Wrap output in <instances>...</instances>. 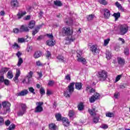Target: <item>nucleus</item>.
Segmentation results:
<instances>
[{
	"label": "nucleus",
	"instance_id": "f257e3e1",
	"mask_svg": "<svg viewBox=\"0 0 130 130\" xmlns=\"http://www.w3.org/2000/svg\"><path fill=\"white\" fill-rule=\"evenodd\" d=\"M74 86L75 82H72L68 85L67 90L63 92V96L66 97V98H71L72 94H73L74 91H75Z\"/></svg>",
	"mask_w": 130,
	"mask_h": 130
},
{
	"label": "nucleus",
	"instance_id": "f03ea898",
	"mask_svg": "<svg viewBox=\"0 0 130 130\" xmlns=\"http://www.w3.org/2000/svg\"><path fill=\"white\" fill-rule=\"evenodd\" d=\"M74 86L75 82H72L68 85L67 90L63 92V96L66 97V98H71L72 94H73L74 91H75Z\"/></svg>",
	"mask_w": 130,
	"mask_h": 130
},
{
	"label": "nucleus",
	"instance_id": "7ed1b4c3",
	"mask_svg": "<svg viewBox=\"0 0 130 130\" xmlns=\"http://www.w3.org/2000/svg\"><path fill=\"white\" fill-rule=\"evenodd\" d=\"M61 33L63 37L66 36H72L74 34V29H71L70 27L65 26L62 28Z\"/></svg>",
	"mask_w": 130,
	"mask_h": 130
},
{
	"label": "nucleus",
	"instance_id": "20e7f679",
	"mask_svg": "<svg viewBox=\"0 0 130 130\" xmlns=\"http://www.w3.org/2000/svg\"><path fill=\"white\" fill-rule=\"evenodd\" d=\"M98 78L101 82H104V81H106V79H107V77L108 75L107 74V72L105 70H102L98 72Z\"/></svg>",
	"mask_w": 130,
	"mask_h": 130
},
{
	"label": "nucleus",
	"instance_id": "39448f33",
	"mask_svg": "<svg viewBox=\"0 0 130 130\" xmlns=\"http://www.w3.org/2000/svg\"><path fill=\"white\" fill-rule=\"evenodd\" d=\"M2 105L6 112H10L11 111V103L9 102L4 101L2 103Z\"/></svg>",
	"mask_w": 130,
	"mask_h": 130
},
{
	"label": "nucleus",
	"instance_id": "423d86ee",
	"mask_svg": "<svg viewBox=\"0 0 130 130\" xmlns=\"http://www.w3.org/2000/svg\"><path fill=\"white\" fill-rule=\"evenodd\" d=\"M128 31V26L126 24H123L120 26V33L121 35L126 34Z\"/></svg>",
	"mask_w": 130,
	"mask_h": 130
},
{
	"label": "nucleus",
	"instance_id": "0eeeda50",
	"mask_svg": "<svg viewBox=\"0 0 130 130\" xmlns=\"http://www.w3.org/2000/svg\"><path fill=\"white\" fill-rule=\"evenodd\" d=\"M104 12V17L105 19H108L111 14L110 13V10H108L107 8H105L103 9Z\"/></svg>",
	"mask_w": 130,
	"mask_h": 130
},
{
	"label": "nucleus",
	"instance_id": "6e6552de",
	"mask_svg": "<svg viewBox=\"0 0 130 130\" xmlns=\"http://www.w3.org/2000/svg\"><path fill=\"white\" fill-rule=\"evenodd\" d=\"M88 112H89V114H90L91 116H93V115L94 116L97 115V114L96 113V112H98V111L96 110V107H92V109H88Z\"/></svg>",
	"mask_w": 130,
	"mask_h": 130
},
{
	"label": "nucleus",
	"instance_id": "1a4fd4ad",
	"mask_svg": "<svg viewBox=\"0 0 130 130\" xmlns=\"http://www.w3.org/2000/svg\"><path fill=\"white\" fill-rule=\"evenodd\" d=\"M62 124L64 126H70V121L69 119L67 117H63L62 119Z\"/></svg>",
	"mask_w": 130,
	"mask_h": 130
},
{
	"label": "nucleus",
	"instance_id": "9d476101",
	"mask_svg": "<svg viewBox=\"0 0 130 130\" xmlns=\"http://www.w3.org/2000/svg\"><path fill=\"white\" fill-rule=\"evenodd\" d=\"M20 76H21V71H20V70H17L16 71L15 76L14 78V81L16 84L18 83V79H19V77H20Z\"/></svg>",
	"mask_w": 130,
	"mask_h": 130
},
{
	"label": "nucleus",
	"instance_id": "9b49d317",
	"mask_svg": "<svg viewBox=\"0 0 130 130\" xmlns=\"http://www.w3.org/2000/svg\"><path fill=\"white\" fill-rule=\"evenodd\" d=\"M20 32L22 33L23 32H29V30L28 26L25 25H22L20 27Z\"/></svg>",
	"mask_w": 130,
	"mask_h": 130
},
{
	"label": "nucleus",
	"instance_id": "f8f14e48",
	"mask_svg": "<svg viewBox=\"0 0 130 130\" xmlns=\"http://www.w3.org/2000/svg\"><path fill=\"white\" fill-rule=\"evenodd\" d=\"M29 93V91H28V90L24 89L23 90H22L21 91L18 92L16 93V96H25V95H27Z\"/></svg>",
	"mask_w": 130,
	"mask_h": 130
},
{
	"label": "nucleus",
	"instance_id": "ddd939ff",
	"mask_svg": "<svg viewBox=\"0 0 130 130\" xmlns=\"http://www.w3.org/2000/svg\"><path fill=\"white\" fill-rule=\"evenodd\" d=\"M11 5L12 8H18L19 7V2H18V0H11Z\"/></svg>",
	"mask_w": 130,
	"mask_h": 130
},
{
	"label": "nucleus",
	"instance_id": "4468645a",
	"mask_svg": "<svg viewBox=\"0 0 130 130\" xmlns=\"http://www.w3.org/2000/svg\"><path fill=\"white\" fill-rule=\"evenodd\" d=\"M75 84V89L76 90H82V88L83 87V84L81 82H76Z\"/></svg>",
	"mask_w": 130,
	"mask_h": 130
},
{
	"label": "nucleus",
	"instance_id": "2eb2a0df",
	"mask_svg": "<svg viewBox=\"0 0 130 130\" xmlns=\"http://www.w3.org/2000/svg\"><path fill=\"white\" fill-rule=\"evenodd\" d=\"M41 55H42V52L38 51L35 52L34 57V58H39V57H40Z\"/></svg>",
	"mask_w": 130,
	"mask_h": 130
},
{
	"label": "nucleus",
	"instance_id": "dca6fc26",
	"mask_svg": "<svg viewBox=\"0 0 130 130\" xmlns=\"http://www.w3.org/2000/svg\"><path fill=\"white\" fill-rule=\"evenodd\" d=\"M53 39L47 40V45H48V46H54V45H55V41H53Z\"/></svg>",
	"mask_w": 130,
	"mask_h": 130
},
{
	"label": "nucleus",
	"instance_id": "f3484780",
	"mask_svg": "<svg viewBox=\"0 0 130 130\" xmlns=\"http://www.w3.org/2000/svg\"><path fill=\"white\" fill-rule=\"evenodd\" d=\"M117 60L119 64H120V66H124V63H125L124 59L121 57H118L117 58Z\"/></svg>",
	"mask_w": 130,
	"mask_h": 130
},
{
	"label": "nucleus",
	"instance_id": "a211bd4d",
	"mask_svg": "<svg viewBox=\"0 0 130 130\" xmlns=\"http://www.w3.org/2000/svg\"><path fill=\"white\" fill-rule=\"evenodd\" d=\"M77 61H78L79 62H82V63L83 64H87V60H86V58H84V57H81V58H77Z\"/></svg>",
	"mask_w": 130,
	"mask_h": 130
},
{
	"label": "nucleus",
	"instance_id": "6ab92c4d",
	"mask_svg": "<svg viewBox=\"0 0 130 130\" xmlns=\"http://www.w3.org/2000/svg\"><path fill=\"white\" fill-rule=\"evenodd\" d=\"M26 14H27V12L26 11H24L21 13L18 12V13L17 14L18 19H22V17H24V16H25Z\"/></svg>",
	"mask_w": 130,
	"mask_h": 130
},
{
	"label": "nucleus",
	"instance_id": "aec40b11",
	"mask_svg": "<svg viewBox=\"0 0 130 130\" xmlns=\"http://www.w3.org/2000/svg\"><path fill=\"white\" fill-rule=\"evenodd\" d=\"M57 59H58V60H59V61H60V62H66V60H64V57H63V56L61 55H58L57 57H56Z\"/></svg>",
	"mask_w": 130,
	"mask_h": 130
},
{
	"label": "nucleus",
	"instance_id": "412c9836",
	"mask_svg": "<svg viewBox=\"0 0 130 130\" xmlns=\"http://www.w3.org/2000/svg\"><path fill=\"white\" fill-rule=\"evenodd\" d=\"M55 118L57 121H61L62 120V117L61 116V114L60 113L56 114L55 115Z\"/></svg>",
	"mask_w": 130,
	"mask_h": 130
},
{
	"label": "nucleus",
	"instance_id": "4be33fe9",
	"mask_svg": "<svg viewBox=\"0 0 130 130\" xmlns=\"http://www.w3.org/2000/svg\"><path fill=\"white\" fill-rule=\"evenodd\" d=\"M84 104L82 102L80 103L77 106L78 109L80 111H82V110H84Z\"/></svg>",
	"mask_w": 130,
	"mask_h": 130
},
{
	"label": "nucleus",
	"instance_id": "5701e85b",
	"mask_svg": "<svg viewBox=\"0 0 130 130\" xmlns=\"http://www.w3.org/2000/svg\"><path fill=\"white\" fill-rule=\"evenodd\" d=\"M90 51L93 53H97V46L93 45L90 48Z\"/></svg>",
	"mask_w": 130,
	"mask_h": 130
},
{
	"label": "nucleus",
	"instance_id": "b1692460",
	"mask_svg": "<svg viewBox=\"0 0 130 130\" xmlns=\"http://www.w3.org/2000/svg\"><path fill=\"white\" fill-rule=\"evenodd\" d=\"M42 111H43V107H38V106H37V107L36 108L35 111V112L36 113H39L40 112H42Z\"/></svg>",
	"mask_w": 130,
	"mask_h": 130
},
{
	"label": "nucleus",
	"instance_id": "393cba45",
	"mask_svg": "<svg viewBox=\"0 0 130 130\" xmlns=\"http://www.w3.org/2000/svg\"><path fill=\"white\" fill-rule=\"evenodd\" d=\"M49 128L51 130H56V125L55 124L52 123L49 124Z\"/></svg>",
	"mask_w": 130,
	"mask_h": 130
},
{
	"label": "nucleus",
	"instance_id": "a878e982",
	"mask_svg": "<svg viewBox=\"0 0 130 130\" xmlns=\"http://www.w3.org/2000/svg\"><path fill=\"white\" fill-rule=\"evenodd\" d=\"M34 27H35V21H30L28 24V27H29L30 29H33Z\"/></svg>",
	"mask_w": 130,
	"mask_h": 130
},
{
	"label": "nucleus",
	"instance_id": "bb28decb",
	"mask_svg": "<svg viewBox=\"0 0 130 130\" xmlns=\"http://www.w3.org/2000/svg\"><path fill=\"white\" fill-rule=\"evenodd\" d=\"M113 16L114 17L115 21H116V20H118V18H120V13H114Z\"/></svg>",
	"mask_w": 130,
	"mask_h": 130
},
{
	"label": "nucleus",
	"instance_id": "cd10ccee",
	"mask_svg": "<svg viewBox=\"0 0 130 130\" xmlns=\"http://www.w3.org/2000/svg\"><path fill=\"white\" fill-rule=\"evenodd\" d=\"M25 113H26V111H24L23 110H20L18 112L17 114L18 116H23Z\"/></svg>",
	"mask_w": 130,
	"mask_h": 130
},
{
	"label": "nucleus",
	"instance_id": "c85d7f7f",
	"mask_svg": "<svg viewBox=\"0 0 130 130\" xmlns=\"http://www.w3.org/2000/svg\"><path fill=\"white\" fill-rule=\"evenodd\" d=\"M54 5H55V6H57V7H62V3H61V2L60 1H54Z\"/></svg>",
	"mask_w": 130,
	"mask_h": 130
},
{
	"label": "nucleus",
	"instance_id": "c756f323",
	"mask_svg": "<svg viewBox=\"0 0 130 130\" xmlns=\"http://www.w3.org/2000/svg\"><path fill=\"white\" fill-rule=\"evenodd\" d=\"M124 53L126 56L129 55V49H128V48L126 47L124 49Z\"/></svg>",
	"mask_w": 130,
	"mask_h": 130
},
{
	"label": "nucleus",
	"instance_id": "7c9ffc66",
	"mask_svg": "<svg viewBox=\"0 0 130 130\" xmlns=\"http://www.w3.org/2000/svg\"><path fill=\"white\" fill-rule=\"evenodd\" d=\"M65 22L66 24L68 25V26H72V25H73V23H74V21H73L72 19H69V21H68V20L66 19Z\"/></svg>",
	"mask_w": 130,
	"mask_h": 130
},
{
	"label": "nucleus",
	"instance_id": "2f4dec72",
	"mask_svg": "<svg viewBox=\"0 0 130 130\" xmlns=\"http://www.w3.org/2000/svg\"><path fill=\"white\" fill-rule=\"evenodd\" d=\"M98 3L101 4V5H103L104 6H106L108 3L106 0H99Z\"/></svg>",
	"mask_w": 130,
	"mask_h": 130
},
{
	"label": "nucleus",
	"instance_id": "473e14b6",
	"mask_svg": "<svg viewBox=\"0 0 130 130\" xmlns=\"http://www.w3.org/2000/svg\"><path fill=\"white\" fill-rule=\"evenodd\" d=\"M13 72L12 71H9L7 73V78L8 79H13Z\"/></svg>",
	"mask_w": 130,
	"mask_h": 130
},
{
	"label": "nucleus",
	"instance_id": "72a5a7b5",
	"mask_svg": "<svg viewBox=\"0 0 130 130\" xmlns=\"http://www.w3.org/2000/svg\"><path fill=\"white\" fill-rule=\"evenodd\" d=\"M28 91L30 93H32V94H33L34 95H35V94H36V93H35V89H34V88H33V87H28Z\"/></svg>",
	"mask_w": 130,
	"mask_h": 130
},
{
	"label": "nucleus",
	"instance_id": "f704fd0d",
	"mask_svg": "<svg viewBox=\"0 0 130 130\" xmlns=\"http://www.w3.org/2000/svg\"><path fill=\"white\" fill-rule=\"evenodd\" d=\"M106 116H107V117H114V114L113 113H111V112H108L107 113H106Z\"/></svg>",
	"mask_w": 130,
	"mask_h": 130
},
{
	"label": "nucleus",
	"instance_id": "c9c22d12",
	"mask_svg": "<svg viewBox=\"0 0 130 130\" xmlns=\"http://www.w3.org/2000/svg\"><path fill=\"white\" fill-rule=\"evenodd\" d=\"M33 50V47L32 46H28L26 49L27 52H32Z\"/></svg>",
	"mask_w": 130,
	"mask_h": 130
},
{
	"label": "nucleus",
	"instance_id": "e433bc0d",
	"mask_svg": "<svg viewBox=\"0 0 130 130\" xmlns=\"http://www.w3.org/2000/svg\"><path fill=\"white\" fill-rule=\"evenodd\" d=\"M46 58L49 59V57H51V53L49 51H47L46 53L45 54Z\"/></svg>",
	"mask_w": 130,
	"mask_h": 130
},
{
	"label": "nucleus",
	"instance_id": "4c0bfd02",
	"mask_svg": "<svg viewBox=\"0 0 130 130\" xmlns=\"http://www.w3.org/2000/svg\"><path fill=\"white\" fill-rule=\"evenodd\" d=\"M23 62H24L23 59L22 58H19L18 61L17 62V66L21 67V64H22Z\"/></svg>",
	"mask_w": 130,
	"mask_h": 130
},
{
	"label": "nucleus",
	"instance_id": "58836bf2",
	"mask_svg": "<svg viewBox=\"0 0 130 130\" xmlns=\"http://www.w3.org/2000/svg\"><path fill=\"white\" fill-rule=\"evenodd\" d=\"M100 117H94L93 118V122L94 123H98L99 122Z\"/></svg>",
	"mask_w": 130,
	"mask_h": 130
},
{
	"label": "nucleus",
	"instance_id": "ea45409f",
	"mask_svg": "<svg viewBox=\"0 0 130 130\" xmlns=\"http://www.w3.org/2000/svg\"><path fill=\"white\" fill-rule=\"evenodd\" d=\"M13 32L15 33V34H18V33H21L20 31V29L18 28H15L13 29Z\"/></svg>",
	"mask_w": 130,
	"mask_h": 130
},
{
	"label": "nucleus",
	"instance_id": "a19ab883",
	"mask_svg": "<svg viewBox=\"0 0 130 130\" xmlns=\"http://www.w3.org/2000/svg\"><path fill=\"white\" fill-rule=\"evenodd\" d=\"M4 124H5V119H4V117L0 116V126L4 125Z\"/></svg>",
	"mask_w": 130,
	"mask_h": 130
},
{
	"label": "nucleus",
	"instance_id": "79ce46f5",
	"mask_svg": "<svg viewBox=\"0 0 130 130\" xmlns=\"http://www.w3.org/2000/svg\"><path fill=\"white\" fill-rule=\"evenodd\" d=\"M93 19H94V15H93V14H90L87 16V19L88 21H92Z\"/></svg>",
	"mask_w": 130,
	"mask_h": 130
},
{
	"label": "nucleus",
	"instance_id": "37998d69",
	"mask_svg": "<svg viewBox=\"0 0 130 130\" xmlns=\"http://www.w3.org/2000/svg\"><path fill=\"white\" fill-rule=\"evenodd\" d=\"M20 106L21 107V110H23L26 111L27 109V106H26V104H21Z\"/></svg>",
	"mask_w": 130,
	"mask_h": 130
},
{
	"label": "nucleus",
	"instance_id": "c03bdc74",
	"mask_svg": "<svg viewBox=\"0 0 130 130\" xmlns=\"http://www.w3.org/2000/svg\"><path fill=\"white\" fill-rule=\"evenodd\" d=\"M16 128V125L14 124H11L8 127V129L9 130H14Z\"/></svg>",
	"mask_w": 130,
	"mask_h": 130
},
{
	"label": "nucleus",
	"instance_id": "a18cd8bd",
	"mask_svg": "<svg viewBox=\"0 0 130 130\" xmlns=\"http://www.w3.org/2000/svg\"><path fill=\"white\" fill-rule=\"evenodd\" d=\"M12 48L13 49H18V48H21V47L17 44V43H14V45H12Z\"/></svg>",
	"mask_w": 130,
	"mask_h": 130
},
{
	"label": "nucleus",
	"instance_id": "49530a36",
	"mask_svg": "<svg viewBox=\"0 0 130 130\" xmlns=\"http://www.w3.org/2000/svg\"><path fill=\"white\" fill-rule=\"evenodd\" d=\"M96 100H97L96 99L95 96H94L93 95L91 96L89 99V101H90V103H94V102L96 101Z\"/></svg>",
	"mask_w": 130,
	"mask_h": 130
},
{
	"label": "nucleus",
	"instance_id": "de8ad7c7",
	"mask_svg": "<svg viewBox=\"0 0 130 130\" xmlns=\"http://www.w3.org/2000/svg\"><path fill=\"white\" fill-rule=\"evenodd\" d=\"M9 70H10V68L4 67L1 69V71L2 73H4L5 74L7 73V72H8Z\"/></svg>",
	"mask_w": 130,
	"mask_h": 130
},
{
	"label": "nucleus",
	"instance_id": "09e8293b",
	"mask_svg": "<svg viewBox=\"0 0 130 130\" xmlns=\"http://www.w3.org/2000/svg\"><path fill=\"white\" fill-rule=\"evenodd\" d=\"M40 93L41 95V96H43L44 94H45V90L43 87H41L40 90Z\"/></svg>",
	"mask_w": 130,
	"mask_h": 130
},
{
	"label": "nucleus",
	"instance_id": "8fccbe9b",
	"mask_svg": "<svg viewBox=\"0 0 130 130\" xmlns=\"http://www.w3.org/2000/svg\"><path fill=\"white\" fill-rule=\"evenodd\" d=\"M39 32V29L37 28H35V29H34L32 31V36H35V35L37 34Z\"/></svg>",
	"mask_w": 130,
	"mask_h": 130
},
{
	"label": "nucleus",
	"instance_id": "3c124183",
	"mask_svg": "<svg viewBox=\"0 0 130 130\" xmlns=\"http://www.w3.org/2000/svg\"><path fill=\"white\" fill-rule=\"evenodd\" d=\"M55 82L53 80H50L48 83V86H50V87H52L53 85H54Z\"/></svg>",
	"mask_w": 130,
	"mask_h": 130
},
{
	"label": "nucleus",
	"instance_id": "603ef678",
	"mask_svg": "<svg viewBox=\"0 0 130 130\" xmlns=\"http://www.w3.org/2000/svg\"><path fill=\"white\" fill-rule=\"evenodd\" d=\"M18 43H23V42H25V39L24 38H19L18 39Z\"/></svg>",
	"mask_w": 130,
	"mask_h": 130
},
{
	"label": "nucleus",
	"instance_id": "864d4df0",
	"mask_svg": "<svg viewBox=\"0 0 130 130\" xmlns=\"http://www.w3.org/2000/svg\"><path fill=\"white\" fill-rule=\"evenodd\" d=\"M106 58L108 59H111V54L109 52H107L106 53Z\"/></svg>",
	"mask_w": 130,
	"mask_h": 130
},
{
	"label": "nucleus",
	"instance_id": "5fc2aeb1",
	"mask_svg": "<svg viewBox=\"0 0 130 130\" xmlns=\"http://www.w3.org/2000/svg\"><path fill=\"white\" fill-rule=\"evenodd\" d=\"M3 83H4V84L6 86H9V85H10V83H11V82L10 81V80H9V79H5Z\"/></svg>",
	"mask_w": 130,
	"mask_h": 130
},
{
	"label": "nucleus",
	"instance_id": "6e6d98bb",
	"mask_svg": "<svg viewBox=\"0 0 130 130\" xmlns=\"http://www.w3.org/2000/svg\"><path fill=\"white\" fill-rule=\"evenodd\" d=\"M109 41H110V39H108L104 40L105 46H107V45H108V43H109Z\"/></svg>",
	"mask_w": 130,
	"mask_h": 130
},
{
	"label": "nucleus",
	"instance_id": "4d7b16f0",
	"mask_svg": "<svg viewBox=\"0 0 130 130\" xmlns=\"http://www.w3.org/2000/svg\"><path fill=\"white\" fill-rule=\"evenodd\" d=\"M4 123H5L6 126H9V125L11 124V121H10V120H7L4 122Z\"/></svg>",
	"mask_w": 130,
	"mask_h": 130
},
{
	"label": "nucleus",
	"instance_id": "13d9d810",
	"mask_svg": "<svg viewBox=\"0 0 130 130\" xmlns=\"http://www.w3.org/2000/svg\"><path fill=\"white\" fill-rule=\"evenodd\" d=\"M5 76H0V84H1V83H4V82L5 81Z\"/></svg>",
	"mask_w": 130,
	"mask_h": 130
},
{
	"label": "nucleus",
	"instance_id": "bf43d9fd",
	"mask_svg": "<svg viewBox=\"0 0 130 130\" xmlns=\"http://www.w3.org/2000/svg\"><path fill=\"white\" fill-rule=\"evenodd\" d=\"M92 96H94V97H95V98L97 100V99H99V97H100V94L96 92Z\"/></svg>",
	"mask_w": 130,
	"mask_h": 130
},
{
	"label": "nucleus",
	"instance_id": "052dcab7",
	"mask_svg": "<svg viewBox=\"0 0 130 130\" xmlns=\"http://www.w3.org/2000/svg\"><path fill=\"white\" fill-rule=\"evenodd\" d=\"M16 55L18 58H22L21 57H20L21 55H22V53H21L20 51H18L17 52V53L16 54Z\"/></svg>",
	"mask_w": 130,
	"mask_h": 130
},
{
	"label": "nucleus",
	"instance_id": "680f3d73",
	"mask_svg": "<svg viewBox=\"0 0 130 130\" xmlns=\"http://www.w3.org/2000/svg\"><path fill=\"white\" fill-rule=\"evenodd\" d=\"M65 80H67L68 81H71V75L70 74H68L65 76Z\"/></svg>",
	"mask_w": 130,
	"mask_h": 130
},
{
	"label": "nucleus",
	"instance_id": "e2e57ef3",
	"mask_svg": "<svg viewBox=\"0 0 130 130\" xmlns=\"http://www.w3.org/2000/svg\"><path fill=\"white\" fill-rule=\"evenodd\" d=\"M36 64L38 67H42V66H43V64L39 60L36 61Z\"/></svg>",
	"mask_w": 130,
	"mask_h": 130
},
{
	"label": "nucleus",
	"instance_id": "0e129e2a",
	"mask_svg": "<svg viewBox=\"0 0 130 130\" xmlns=\"http://www.w3.org/2000/svg\"><path fill=\"white\" fill-rule=\"evenodd\" d=\"M121 78V75H119L116 77L115 82H118Z\"/></svg>",
	"mask_w": 130,
	"mask_h": 130
},
{
	"label": "nucleus",
	"instance_id": "69168bd1",
	"mask_svg": "<svg viewBox=\"0 0 130 130\" xmlns=\"http://www.w3.org/2000/svg\"><path fill=\"white\" fill-rule=\"evenodd\" d=\"M69 116L70 117H72V116H74V112L72 110H70L69 112Z\"/></svg>",
	"mask_w": 130,
	"mask_h": 130
},
{
	"label": "nucleus",
	"instance_id": "338daca9",
	"mask_svg": "<svg viewBox=\"0 0 130 130\" xmlns=\"http://www.w3.org/2000/svg\"><path fill=\"white\" fill-rule=\"evenodd\" d=\"M47 37H48L49 38H50V39H53V35H52V34H47L46 35Z\"/></svg>",
	"mask_w": 130,
	"mask_h": 130
},
{
	"label": "nucleus",
	"instance_id": "774afa93",
	"mask_svg": "<svg viewBox=\"0 0 130 130\" xmlns=\"http://www.w3.org/2000/svg\"><path fill=\"white\" fill-rule=\"evenodd\" d=\"M28 74V76H27L26 77H28L29 78H32V77H33V72L30 71Z\"/></svg>",
	"mask_w": 130,
	"mask_h": 130
}]
</instances>
